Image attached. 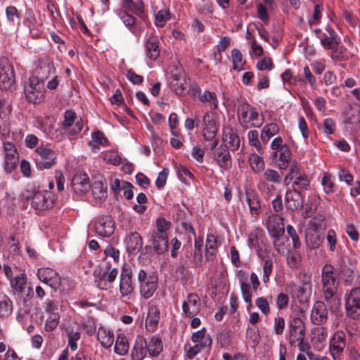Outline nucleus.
I'll list each match as a JSON object with an SVG mask.
<instances>
[{
	"instance_id": "nucleus-18",
	"label": "nucleus",
	"mask_w": 360,
	"mask_h": 360,
	"mask_svg": "<svg viewBox=\"0 0 360 360\" xmlns=\"http://www.w3.org/2000/svg\"><path fill=\"white\" fill-rule=\"evenodd\" d=\"M39 279L49 285L51 288L57 289L60 284V277L58 274L50 268H40L37 271Z\"/></svg>"
},
{
	"instance_id": "nucleus-9",
	"label": "nucleus",
	"mask_w": 360,
	"mask_h": 360,
	"mask_svg": "<svg viewBox=\"0 0 360 360\" xmlns=\"http://www.w3.org/2000/svg\"><path fill=\"white\" fill-rule=\"evenodd\" d=\"M11 287L13 290L20 294L24 297V303L27 302L33 294V290L27 285V279L25 274L20 273L10 281Z\"/></svg>"
},
{
	"instance_id": "nucleus-44",
	"label": "nucleus",
	"mask_w": 360,
	"mask_h": 360,
	"mask_svg": "<svg viewBox=\"0 0 360 360\" xmlns=\"http://www.w3.org/2000/svg\"><path fill=\"white\" fill-rule=\"evenodd\" d=\"M311 277L304 274L298 289V295L302 299L307 300L311 296Z\"/></svg>"
},
{
	"instance_id": "nucleus-2",
	"label": "nucleus",
	"mask_w": 360,
	"mask_h": 360,
	"mask_svg": "<svg viewBox=\"0 0 360 360\" xmlns=\"http://www.w3.org/2000/svg\"><path fill=\"white\" fill-rule=\"evenodd\" d=\"M44 83L38 77H30L24 86L27 101L33 104L41 103L44 98Z\"/></svg>"
},
{
	"instance_id": "nucleus-30",
	"label": "nucleus",
	"mask_w": 360,
	"mask_h": 360,
	"mask_svg": "<svg viewBox=\"0 0 360 360\" xmlns=\"http://www.w3.org/2000/svg\"><path fill=\"white\" fill-rule=\"evenodd\" d=\"M327 333L322 327H315L311 331V341L314 347L321 350L326 342Z\"/></svg>"
},
{
	"instance_id": "nucleus-64",
	"label": "nucleus",
	"mask_w": 360,
	"mask_h": 360,
	"mask_svg": "<svg viewBox=\"0 0 360 360\" xmlns=\"http://www.w3.org/2000/svg\"><path fill=\"white\" fill-rule=\"evenodd\" d=\"M255 305L260 310L262 314L268 316L270 313V304L267 299L264 297H259L255 300Z\"/></svg>"
},
{
	"instance_id": "nucleus-5",
	"label": "nucleus",
	"mask_w": 360,
	"mask_h": 360,
	"mask_svg": "<svg viewBox=\"0 0 360 360\" xmlns=\"http://www.w3.org/2000/svg\"><path fill=\"white\" fill-rule=\"evenodd\" d=\"M34 152L36 165L38 169H49L56 165V155L51 148L41 146L37 148Z\"/></svg>"
},
{
	"instance_id": "nucleus-36",
	"label": "nucleus",
	"mask_w": 360,
	"mask_h": 360,
	"mask_svg": "<svg viewBox=\"0 0 360 360\" xmlns=\"http://www.w3.org/2000/svg\"><path fill=\"white\" fill-rule=\"evenodd\" d=\"M108 143V139L104 134L101 131H96L91 134V141H89V146L94 153H98L101 146H105Z\"/></svg>"
},
{
	"instance_id": "nucleus-27",
	"label": "nucleus",
	"mask_w": 360,
	"mask_h": 360,
	"mask_svg": "<svg viewBox=\"0 0 360 360\" xmlns=\"http://www.w3.org/2000/svg\"><path fill=\"white\" fill-rule=\"evenodd\" d=\"M285 203L288 209L295 211L303 206V199L300 191L296 190L287 191Z\"/></svg>"
},
{
	"instance_id": "nucleus-15",
	"label": "nucleus",
	"mask_w": 360,
	"mask_h": 360,
	"mask_svg": "<svg viewBox=\"0 0 360 360\" xmlns=\"http://www.w3.org/2000/svg\"><path fill=\"white\" fill-rule=\"evenodd\" d=\"M118 274L117 268L106 267L104 272L95 276L96 286L101 290H108L112 287L113 282Z\"/></svg>"
},
{
	"instance_id": "nucleus-60",
	"label": "nucleus",
	"mask_w": 360,
	"mask_h": 360,
	"mask_svg": "<svg viewBox=\"0 0 360 360\" xmlns=\"http://www.w3.org/2000/svg\"><path fill=\"white\" fill-rule=\"evenodd\" d=\"M199 101L202 103H209L211 109L216 110L218 108V100L214 92L205 91Z\"/></svg>"
},
{
	"instance_id": "nucleus-34",
	"label": "nucleus",
	"mask_w": 360,
	"mask_h": 360,
	"mask_svg": "<svg viewBox=\"0 0 360 360\" xmlns=\"http://www.w3.org/2000/svg\"><path fill=\"white\" fill-rule=\"evenodd\" d=\"M145 52L150 60H155L160 56L158 41L155 37H148L145 43Z\"/></svg>"
},
{
	"instance_id": "nucleus-26",
	"label": "nucleus",
	"mask_w": 360,
	"mask_h": 360,
	"mask_svg": "<svg viewBox=\"0 0 360 360\" xmlns=\"http://www.w3.org/2000/svg\"><path fill=\"white\" fill-rule=\"evenodd\" d=\"M149 241L153 250L158 254H163L168 250V235L151 232Z\"/></svg>"
},
{
	"instance_id": "nucleus-13",
	"label": "nucleus",
	"mask_w": 360,
	"mask_h": 360,
	"mask_svg": "<svg viewBox=\"0 0 360 360\" xmlns=\"http://www.w3.org/2000/svg\"><path fill=\"white\" fill-rule=\"evenodd\" d=\"M305 338V326L300 318H294L289 324V343L294 346L297 341L304 340Z\"/></svg>"
},
{
	"instance_id": "nucleus-46",
	"label": "nucleus",
	"mask_w": 360,
	"mask_h": 360,
	"mask_svg": "<svg viewBox=\"0 0 360 360\" xmlns=\"http://www.w3.org/2000/svg\"><path fill=\"white\" fill-rule=\"evenodd\" d=\"M13 311V304L4 293H0V317H6Z\"/></svg>"
},
{
	"instance_id": "nucleus-47",
	"label": "nucleus",
	"mask_w": 360,
	"mask_h": 360,
	"mask_svg": "<svg viewBox=\"0 0 360 360\" xmlns=\"http://www.w3.org/2000/svg\"><path fill=\"white\" fill-rule=\"evenodd\" d=\"M324 236L319 232H309L306 233V243L311 249L318 248L322 243Z\"/></svg>"
},
{
	"instance_id": "nucleus-11",
	"label": "nucleus",
	"mask_w": 360,
	"mask_h": 360,
	"mask_svg": "<svg viewBox=\"0 0 360 360\" xmlns=\"http://www.w3.org/2000/svg\"><path fill=\"white\" fill-rule=\"evenodd\" d=\"M4 170L7 173H11L15 169L19 162L18 153L14 144L9 141L4 143Z\"/></svg>"
},
{
	"instance_id": "nucleus-19",
	"label": "nucleus",
	"mask_w": 360,
	"mask_h": 360,
	"mask_svg": "<svg viewBox=\"0 0 360 360\" xmlns=\"http://www.w3.org/2000/svg\"><path fill=\"white\" fill-rule=\"evenodd\" d=\"M345 334L342 330L337 331L330 341V353L335 360L343 352L345 347Z\"/></svg>"
},
{
	"instance_id": "nucleus-31",
	"label": "nucleus",
	"mask_w": 360,
	"mask_h": 360,
	"mask_svg": "<svg viewBox=\"0 0 360 360\" xmlns=\"http://www.w3.org/2000/svg\"><path fill=\"white\" fill-rule=\"evenodd\" d=\"M224 146L230 148L231 150H236L240 146V139L237 132L232 128H226L224 131Z\"/></svg>"
},
{
	"instance_id": "nucleus-63",
	"label": "nucleus",
	"mask_w": 360,
	"mask_h": 360,
	"mask_svg": "<svg viewBox=\"0 0 360 360\" xmlns=\"http://www.w3.org/2000/svg\"><path fill=\"white\" fill-rule=\"evenodd\" d=\"M259 335L258 330L248 326L246 330V341L251 347L255 348L259 343Z\"/></svg>"
},
{
	"instance_id": "nucleus-40",
	"label": "nucleus",
	"mask_w": 360,
	"mask_h": 360,
	"mask_svg": "<svg viewBox=\"0 0 360 360\" xmlns=\"http://www.w3.org/2000/svg\"><path fill=\"white\" fill-rule=\"evenodd\" d=\"M159 323V312L156 307H152L149 309L146 319V328L149 332H154Z\"/></svg>"
},
{
	"instance_id": "nucleus-38",
	"label": "nucleus",
	"mask_w": 360,
	"mask_h": 360,
	"mask_svg": "<svg viewBox=\"0 0 360 360\" xmlns=\"http://www.w3.org/2000/svg\"><path fill=\"white\" fill-rule=\"evenodd\" d=\"M56 70L54 64L49 59L43 60L40 62L39 69L37 70V75L40 79H46L51 74H53Z\"/></svg>"
},
{
	"instance_id": "nucleus-55",
	"label": "nucleus",
	"mask_w": 360,
	"mask_h": 360,
	"mask_svg": "<svg viewBox=\"0 0 360 360\" xmlns=\"http://www.w3.org/2000/svg\"><path fill=\"white\" fill-rule=\"evenodd\" d=\"M114 349L119 355H124L128 352L129 343L127 338L122 334L117 335Z\"/></svg>"
},
{
	"instance_id": "nucleus-22",
	"label": "nucleus",
	"mask_w": 360,
	"mask_h": 360,
	"mask_svg": "<svg viewBox=\"0 0 360 360\" xmlns=\"http://www.w3.org/2000/svg\"><path fill=\"white\" fill-rule=\"evenodd\" d=\"M183 312L191 317L197 315L200 309V297L198 295L191 293L182 304Z\"/></svg>"
},
{
	"instance_id": "nucleus-17",
	"label": "nucleus",
	"mask_w": 360,
	"mask_h": 360,
	"mask_svg": "<svg viewBox=\"0 0 360 360\" xmlns=\"http://www.w3.org/2000/svg\"><path fill=\"white\" fill-rule=\"evenodd\" d=\"M76 114L72 110H66L64 114V121L62 124L63 128L72 136H75L80 133L83 128V124L76 120Z\"/></svg>"
},
{
	"instance_id": "nucleus-28",
	"label": "nucleus",
	"mask_w": 360,
	"mask_h": 360,
	"mask_svg": "<svg viewBox=\"0 0 360 360\" xmlns=\"http://www.w3.org/2000/svg\"><path fill=\"white\" fill-rule=\"evenodd\" d=\"M214 158L218 165L224 169H229L232 166L231 155L227 147L220 146L217 148Z\"/></svg>"
},
{
	"instance_id": "nucleus-35",
	"label": "nucleus",
	"mask_w": 360,
	"mask_h": 360,
	"mask_svg": "<svg viewBox=\"0 0 360 360\" xmlns=\"http://www.w3.org/2000/svg\"><path fill=\"white\" fill-rule=\"evenodd\" d=\"M191 340L194 344L199 345L205 348L210 347L212 345V339L206 333L205 328L193 333L191 336Z\"/></svg>"
},
{
	"instance_id": "nucleus-37",
	"label": "nucleus",
	"mask_w": 360,
	"mask_h": 360,
	"mask_svg": "<svg viewBox=\"0 0 360 360\" xmlns=\"http://www.w3.org/2000/svg\"><path fill=\"white\" fill-rule=\"evenodd\" d=\"M324 300L332 313H337L341 305V297L337 292L324 293Z\"/></svg>"
},
{
	"instance_id": "nucleus-8",
	"label": "nucleus",
	"mask_w": 360,
	"mask_h": 360,
	"mask_svg": "<svg viewBox=\"0 0 360 360\" xmlns=\"http://www.w3.org/2000/svg\"><path fill=\"white\" fill-rule=\"evenodd\" d=\"M15 82L13 70L8 60L6 58L0 59V89H9Z\"/></svg>"
},
{
	"instance_id": "nucleus-49",
	"label": "nucleus",
	"mask_w": 360,
	"mask_h": 360,
	"mask_svg": "<svg viewBox=\"0 0 360 360\" xmlns=\"http://www.w3.org/2000/svg\"><path fill=\"white\" fill-rule=\"evenodd\" d=\"M186 79L174 76L170 81L171 89L179 95H185L186 92Z\"/></svg>"
},
{
	"instance_id": "nucleus-52",
	"label": "nucleus",
	"mask_w": 360,
	"mask_h": 360,
	"mask_svg": "<svg viewBox=\"0 0 360 360\" xmlns=\"http://www.w3.org/2000/svg\"><path fill=\"white\" fill-rule=\"evenodd\" d=\"M172 223L163 217H158L155 220V229L152 232L168 235L167 231L170 229Z\"/></svg>"
},
{
	"instance_id": "nucleus-12",
	"label": "nucleus",
	"mask_w": 360,
	"mask_h": 360,
	"mask_svg": "<svg viewBox=\"0 0 360 360\" xmlns=\"http://www.w3.org/2000/svg\"><path fill=\"white\" fill-rule=\"evenodd\" d=\"M55 202L53 193L48 191H36L32 198V206L37 210L52 207Z\"/></svg>"
},
{
	"instance_id": "nucleus-25",
	"label": "nucleus",
	"mask_w": 360,
	"mask_h": 360,
	"mask_svg": "<svg viewBox=\"0 0 360 360\" xmlns=\"http://www.w3.org/2000/svg\"><path fill=\"white\" fill-rule=\"evenodd\" d=\"M203 133L202 136L207 141H212L216 136L217 127L212 115L205 113L202 117Z\"/></svg>"
},
{
	"instance_id": "nucleus-1",
	"label": "nucleus",
	"mask_w": 360,
	"mask_h": 360,
	"mask_svg": "<svg viewBox=\"0 0 360 360\" xmlns=\"http://www.w3.org/2000/svg\"><path fill=\"white\" fill-rule=\"evenodd\" d=\"M237 116L240 126L245 129L258 128L264 123L262 115L256 108L248 103H242L238 107Z\"/></svg>"
},
{
	"instance_id": "nucleus-59",
	"label": "nucleus",
	"mask_w": 360,
	"mask_h": 360,
	"mask_svg": "<svg viewBox=\"0 0 360 360\" xmlns=\"http://www.w3.org/2000/svg\"><path fill=\"white\" fill-rule=\"evenodd\" d=\"M247 202L248 203L250 212L252 214H257L261 208L260 202L258 198L252 193H246Z\"/></svg>"
},
{
	"instance_id": "nucleus-57",
	"label": "nucleus",
	"mask_w": 360,
	"mask_h": 360,
	"mask_svg": "<svg viewBox=\"0 0 360 360\" xmlns=\"http://www.w3.org/2000/svg\"><path fill=\"white\" fill-rule=\"evenodd\" d=\"M248 139L249 144L251 146H254L259 154L263 153V148L259 139V133L257 130L252 129L249 131L248 133Z\"/></svg>"
},
{
	"instance_id": "nucleus-62",
	"label": "nucleus",
	"mask_w": 360,
	"mask_h": 360,
	"mask_svg": "<svg viewBox=\"0 0 360 360\" xmlns=\"http://www.w3.org/2000/svg\"><path fill=\"white\" fill-rule=\"evenodd\" d=\"M231 58L234 70H241L244 68L245 61L243 60V54L238 49L232 50Z\"/></svg>"
},
{
	"instance_id": "nucleus-20",
	"label": "nucleus",
	"mask_w": 360,
	"mask_h": 360,
	"mask_svg": "<svg viewBox=\"0 0 360 360\" xmlns=\"http://www.w3.org/2000/svg\"><path fill=\"white\" fill-rule=\"evenodd\" d=\"M134 290V287L132 282L131 271L124 266L120 277V291L122 297L131 295Z\"/></svg>"
},
{
	"instance_id": "nucleus-24",
	"label": "nucleus",
	"mask_w": 360,
	"mask_h": 360,
	"mask_svg": "<svg viewBox=\"0 0 360 360\" xmlns=\"http://www.w3.org/2000/svg\"><path fill=\"white\" fill-rule=\"evenodd\" d=\"M72 188L73 191L79 194L86 193L90 188L89 179L86 174H76L72 179Z\"/></svg>"
},
{
	"instance_id": "nucleus-51",
	"label": "nucleus",
	"mask_w": 360,
	"mask_h": 360,
	"mask_svg": "<svg viewBox=\"0 0 360 360\" xmlns=\"http://www.w3.org/2000/svg\"><path fill=\"white\" fill-rule=\"evenodd\" d=\"M286 262L290 269H298L302 263V257L300 252L297 250L289 251L287 253Z\"/></svg>"
},
{
	"instance_id": "nucleus-41",
	"label": "nucleus",
	"mask_w": 360,
	"mask_h": 360,
	"mask_svg": "<svg viewBox=\"0 0 360 360\" xmlns=\"http://www.w3.org/2000/svg\"><path fill=\"white\" fill-rule=\"evenodd\" d=\"M97 339L103 347L109 348L114 342V335L106 328L101 327L98 330Z\"/></svg>"
},
{
	"instance_id": "nucleus-7",
	"label": "nucleus",
	"mask_w": 360,
	"mask_h": 360,
	"mask_svg": "<svg viewBox=\"0 0 360 360\" xmlns=\"http://www.w3.org/2000/svg\"><path fill=\"white\" fill-rule=\"evenodd\" d=\"M94 230L102 237L110 236L115 231L114 222L110 216L97 217L92 221Z\"/></svg>"
},
{
	"instance_id": "nucleus-58",
	"label": "nucleus",
	"mask_w": 360,
	"mask_h": 360,
	"mask_svg": "<svg viewBox=\"0 0 360 360\" xmlns=\"http://www.w3.org/2000/svg\"><path fill=\"white\" fill-rule=\"evenodd\" d=\"M171 13L168 9H162L155 14V25L163 27L170 19Z\"/></svg>"
},
{
	"instance_id": "nucleus-39",
	"label": "nucleus",
	"mask_w": 360,
	"mask_h": 360,
	"mask_svg": "<svg viewBox=\"0 0 360 360\" xmlns=\"http://www.w3.org/2000/svg\"><path fill=\"white\" fill-rule=\"evenodd\" d=\"M91 194L96 200H103L107 198V186L102 181H96L90 186Z\"/></svg>"
},
{
	"instance_id": "nucleus-42",
	"label": "nucleus",
	"mask_w": 360,
	"mask_h": 360,
	"mask_svg": "<svg viewBox=\"0 0 360 360\" xmlns=\"http://www.w3.org/2000/svg\"><path fill=\"white\" fill-rule=\"evenodd\" d=\"M259 153H252L250 155L248 162L251 169L256 174L264 171L265 163L263 158Z\"/></svg>"
},
{
	"instance_id": "nucleus-16",
	"label": "nucleus",
	"mask_w": 360,
	"mask_h": 360,
	"mask_svg": "<svg viewBox=\"0 0 360 360\" xmlns=\"http://www.w3.org/2000/svg\"><path fill=\"white\" fill-rule=\"evenodd\" d=\"M263 185L269 193L274 192L276 186L280 185L282 181V175L274 169L268 168L263 172Z\"/></svg>"
},
{
	"instance_id": "nucleus-4",
	"label": "nucleus",
	"mask_w": 360,
	"mask_h": 360,
	"mask_svg": "<svg viewBox=\"0 0 360 360\" xmlns=\"http://www.w3.org/2000/svg\"><path fill=\"white\" fill-rule=\"evenodd\" d=\"M292 182L293 190H307L309 186L308 176L295 165H291L288 174L285 176L284 183L288 185Z\"/></svg>"
},
{
	"instance_id": "nucleus-50",
	"label": "nucleus",
	"mask_w": 360,
	"mask_h": 360,
	"mask_svg": "<svg viewBox=\"0 0 360 360\" xmlns=\"http://www.w3.org/2000/svg\"><path fill=\"white\" fill-rule=\"evenodd\" d=\"M330 57L333 60L346 61L349 58V52L347 49L340 44L336 45L331 50Z\"/></svg>"
},
{
	"instance_id": "nucleus-61",
	"label": "nucleus",
	"mask_w": 360,
	"mask_h": 360,
	"mask_svg": "<svg viewBox=\"0 0 360 360\" xmlns=\"http://www.w3.org/2000/svg\"><path fill=\"white\" fill-rule=\"evenodd\" d=\"M327 247L330 252H338L339 250V245H338V240L335 232L330 229L328 230L326 235Z\"/></svg>"
},
{
	"instance_id": "nucleus-43",
	"label": "nucleus",
	"mask_w": 360,
	"mask_h": 360,
	"mask_svg": "<svg viewBox=\"0 0 360 360\" xmlns=\"http://www.w3.org/2000/svg\"><path fill=\"white\" fill-rule=\"evenodd\" d=\"M144 345L148 348V352L150 356H158L162 350V340L155 336L150 340L148 343L145 340Z\"/></svg>"
},
{
	"instance_id": "nucleus-3",
	"label": "nucleus",
	"mask_w": 360,
	"mask_h": 360,
	"mask_svg": "<svg viewBox=\"0 0 360 360\" xmlns=\"http://www.w3.org/2000/svg\"><path fill=\"white\" fill-rule=\"evenodd\" d=\"M139 282V291L145 299L151 297L157 290L158 278L153 274H148L143 269H141L138 274Z\"/></svg>"
},
{
	"instance_id": "nucleus-54",
	"label": "nucleus",
	"mask_w": 360,
	"mask_h": 360,
	"mask_svg": "<svg viewBox=\"0 0 360 360\" xmlns=\"http://www.w3.org/2000/svg\"><path fill=\"white\" fill-rule=\"evenodd\" d=\"M67 336L68 338V347L72 351H75L77 348V341L81 338L79 330H75L72 327H68L66 329Z\"/></svg>"
},
{
	"instance_id": "nucleus-14",
	"label": "nucleus",
	"mask_w": 360,
	"mask_h": 360,
	"mask_svg": "<svg viewBox=\"0 0 360 360\" xmlns=\"http://www.w3.org/2000/svg\"><path fill=\"white\" fill-rule=\"evenodd\" d=\"M266 226L271 236H283L285 226L283 218L272 212L266 213Z\"/></svg>"
},
{
	"instance_id": "nucleus-10",
	"label": "nucleus",
	"mask_w": 360,
	"mask_h": 360,
	"mask_svg": "<svg viewBox=\"0 0 360 360\" xmlns=\"http://www.w3.org/2000/svg\"><path fill=\"white\" fill-rule=\"evenodd\" d=\"M339 281L337 274L333 270V267L326 265L322 269L323 292L329 293L338 291Z\"/></svg>"
},
{
	"instance_id": "nucleus-48",
	"label": "nucleus",
	"mask_w": 360,
	"mask_h": 360,
	"mask_svg": "<svg viewBox=\"0 0 360 360\" xmlns=\"http://www.w3.org/2000/svg\"><path fill=\"white\" fill-rule=\"evenodd\" d=\"M291 151L288 146L283 147V149L278 151V166L280 169H285L291 160Z\"/></svg>"
},
{
	"instance_id": "nucleus-21",
	"label": "nucleus",
	"mask_w": 360,
	"mask_h": 360,
	"mask_svg": "<svg viewBox=\"0 0 360 360\" xmlns=\"http://www.w3.org/2000/svg\"><path fill=\"white\" fill-rule=\"evenodd\" d=\"M11 108L4 100H0V135L6 136L10 133V120L8 115Z\"/></svg>"
},
{
	"instance_id": "nucleus-56",
	"label": "nucleus",
	"mask_w": 360,
	"mask_h": 360,
	"mask_svg": "<svg viewBox=\"0 0 360 360\" xmlns=\"http://www.w3.org/2000/svg\"><path fill=\"white\" fill-rule=\"evenodd\" d=\"M326 226L324 217L320 215L309 220L307 231L319 232L321 229H324Z\"/></svg>"
},
{
	"instance_id": "nucleus-32",
	"label": "nucleus",
	"mask_w": 360,
	"mask_h": 360,
	"mask_svg": "<svg viewBox=\"0 0 360 360\" xmlns=\"http://www.w3.org/2000/svg\"><path fill=\"white\" fill-rule=\"evenodd\" d=\"M143 245L142 238L136 231L129 233L126 238V248L129 253H134L141 250Z\"/></svg>"
},
{
	"instance_id": "nucleus-6",
	"label": "nucleus",
	"mask_w": 360,
	"mask_h": 360,
	"mask_svg": "<svg viewBox=\"0 0 360 360\" xmlns=\"http://www.w3.org/2000/svg\"><path fill=\"white\" fill-rule=\"evenodd\" d=\"M347 315L353 319L360 317V288L352 289L346 298Z\"/></svg>"
},
{
	"instance_id": "nucleus-23",
	"label": "nucleus",
	"mask_w": 360,
	"mask_h": 360,
	"mask_svg": "<svg viewBox=\"0 0 360 360\" xmlns=\"http://www.w3.org/2000/svg\"><path fill=\"white\" fill-rule=\"evenodd\" d=\"M311 321L316 325H321L328 319V310L324 302H315L311 311Z\"/></svg>"
},
{
	"instance_id": "nucleus-53",
	"label": "nucleus",
	"mask_w": 360,
	"mask_h": 360,
	"mask_svg": "<svg viewBox=\"0 0 360 360\" xmlns=\"http://www.w3.org/2000/svg\"><path fill=\"white\" fill-rule=\"evenodd\" d=\"M123 7L137 15L143 13V3L141 0H122Z\"/></svg>"
},
{
	"instance_id": "nucleus-29",
	"label": "nucleus",
	"mask_w": 360,
	"mask_h": 360,
	"mask_svg": "<svg viewBox=\"0 0 360 360\" xmlns=\"http://www.w3.org/2000/svg\"><path fill=\"white\" fill-rule=\"evenodd\" d=\"M328 34H322L320 37L321 44L325 49L331 50L336 45L340 44V39L337 33L330 27L326 28Z\"/></svg>"
},
{
	"instance_id": "nucleus-33",
	"label": "nucleus",
	"mask_w": 360,
	"mask_h": 360,
	"mask_svg": "<svg viewBox=\"0 0 360 360\" xmlns=\"http://www.w3.org/2000/svg\"><path fill=\"white\" fill-rule=\"evenodd\" d=\"M218 250V243L216 237L208 234L205 244V259L207 262H213Z\"/></svg>"
},
{
	"instance_id": "nucleus-45",
	"label": "nucleus",
	"mask_w": 360,
	"mask_h": 360,
	"mask_svg": "<svg viewBox=\"0 0 360 360\" xmlns=\"http://www.w3.org/2000/svg\"><path fill=\"white\" fill-rule=\"evenodd\" d=\"M279 132L277 124L271 122L265 124L261 131L260 138L264 143H267L271 137Z\"/></svg>"
}]
</instances>
